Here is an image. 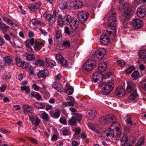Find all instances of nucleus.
<instances>
[{
	"mask_svg": "<svg viewBox=\"0 0 146 146\" xmlns=\"http://www.w3.org/2000/svg\"><path fill=\"white\" fill-rule=\"evenodd\" d=\"M33 106L35 107L40 109L44 108L45 107V105L42 103L35 102L33 104Z\"/></svg>",
	"mask_w": 146,
	"mask_h": 146,
	"instance_id": "28",
	"label": "nucleus"
},
{
	"mask_svg": "<svg viewBox=\"0 0 146 146\" xmlns=\"http://www.w3.org/2000/svg\"><path fill=\"white\" fill-rule=\"evenodd\" d=\"M55 18L52 17L50 18V19H49L48 21L49 22L50 24H53L56 21Z\"/></svg>",
	"mask_w": 146,
	"mask_h": 146,
	"instance_id": "53",
	"label": "nucleus"
},
{
	"mask_svg": "<svg viewBox=\"0 0 146 146\" xmlns=\"http://www.w3.org/2000/svg\"><path fill=\"white\" fill-rule=\"evenodd\" d=\"M71 6L73 9H77L81 8L83 6V4L81 1L76 0L73 2Z\"/></svg>",
	"mask_w": 146,
	"mask_h": 146,
	"instance_id": "17",
	"label": "nucleus"
},
{
	"mask_svg": "<svg viewBox=\"0 0 146 146\" xmlns=\"http://www.w3.org/2000/svg\"><path fill=\"white\" fill-rule=\"evenodd\" d=\"M108 121V117L107 115L106 117L102 116L100 118L99 123L101 125H105L106 124Z\"/></svg>",
	"mask_w": 146,
	"mask_h": 146,
	"instance_id": "24",
	"label": "nucleus"
},
{
	"mask_svg": "<svg viewBox=\"0 0 146 146\" xmlns=\"http://www.w3.org/2000/svg\"><path fill=\"white\" fill-rule=\"evenodd\" d=\"M107 117H108V121L109 122L113 123L117 121V120L116 117L112 114H110L107 115Z\"/></svg>",
	"mask_w": 146,
	"mask_h": 146,
	"instance_id": "23",
	"label": "nucleus"
},
{
	"mask_svg": "<svg viewBox=\"0 0 146 146\" xmlns=\"http://www.w3.org/2000/svg\"><path fill=\"white\" fill-rule=\"evenodd\" d=\"M117 64L120 66H123L125 64V62L122 60H119L117 61Z\"/></svg>",
	"mask_w": 146,
	"mask_h": 146,
	"instance_id": "44",
	"label": "nucleus"
},
{
	"mask_svg": "<svg viewBox=\"0 0 146 146\" xmlns=\"http://www.w3.org/2000/svg\"><path fill=\"white\" fill-rule=\"evenodd\" d=\"M97 114L96 111L94 110H88L86 113V118L90 120H92L95 117Z\"/></svg>",
	"mask_w": 146,
	"mask_h": 146,
	"instance_id": "13",
	"label": "nucleus"
},
{
	"mask_svg": "<svg viewBox=\"0 0 146 146\" xmlns=\"http://www.w3.org/2000/svg\"><path fill=\"white\" fill-rule=\"evenodd\" d=\"M138 54L139 58L144 59L146 58V49L140 50Z\"/></svg>",
	"mask_w": 146,
	"mask_h": 146,
	"instance_id": "25",
	"label": "nucleus"
},
{
	"mask_svg": "<svg viewBox=\"0 0 146 146\" xmlns=\"http://www.w3.org/2000/svg\"><path fill=\"white\" fill-rule=\"evenodd\" d=\"M125 90L122 87H119L116 90L115 94L118 97H122L125 95Z\"/></svg>",
	"mask_w": 146,
	"mask_h": 146,
	"instance_id": "15",
	"label": "nucleus"
},
{
	"mask_svg": "<svg viewBox=\"0 0 146 146\" xmlns=\"http://www.w3.org/2000/svg\"><path fill=\"white\" fill-rule=\"evenodd\" d=\"M22 108V111L26 115L28 114L29 113H32L34 110L33 109L31 106L27 104H23Z\"/></svg>",
	"mask_w": 146,
	"mask_h": 146,
	"instance_id": "14",
	"label": "nucleus"
},
{
	"mask_svg": "<svg viewBox=\"0 0 146 146\" xmlns=\"http://www.w3.org/2000/svg\"><path fill=\"white\" fill-rule=\"evenodd\" d=\"M79 22L76 19H72L69 23L70 26L75 31L79 26Z\"/></svg>",
	"mask_w": 146,
	"mask_h": 146,
	"instance_id": "19",
	"label": "nucleus"
},
{
	"mask_svg": "<svg viewBox=\"0 0 146 146\" xmlns=\"http://www.w3.org/2000/svg\"><path fill=\"white\" fill-rule=\"evenodd\" d=\"M42 117L43 119H45L46 121H48L49 119L48 115L45 112L42 113Z\"/></svg>",
	"mask_w": 146,
	"mask_h": 146,
	"instance_id": "43",
	"label": "nucleus"
},
{
	"mask_svg": "<svg viewBox=\"0 0 146 146\" xmlns=\"http://www.w3.org/2000/svg\"><path fill=\"white\" fill-rule=\"evenodd\" d=\"M62 45L66 47H70V42L67 41H64L63 42Z\"/></svg>",
	"mask_w": 146,
	"mask_h": 146,
	"instance_id": "49",
	"label": "nucleus"
},
{
	"mask_svg": "<svg viewBox=\"0 0 146 146\" xmlns=\"http://www.w3.org/2000/svg\"><path fill=\"white\" fill-rule=\"evenodd\" d=\"M3 19L5 22L7 23L8 24L12 26L14 24V23L12 21L6 17H3Z\"/></svg>",
	"mask_w": 146,
	"mask_h": 146,
	"instance_id": "40",
	"label": "nucleus"
},
{
	"mask_svg": "<svg viewBox=\"0 0 146 146\" xmlns=\"http://www.w3.org/2000/svg\"><path fill=\"white\" fill-rule=\"evenodd\" d=\"M107 66L106 63L104 62L100 63L98 68V70L100 72H102L105 71L106 69Z\"/></svg>",
	"mask_w": 146,
	"mask_h": 146,
	"instance_id": "22",
	"label": "nucleus"
},
{
	"mask_svg": "<svg viewBox=\"0 0 146 146\" xmlns=\"http://www.w3.org/2000/svg\"><path fill=\"white\" fill-rule=\"evenodd\" d=\"M93 62L92 59L87 60L84 64V68L87 71H90L93 69L95 66V64Z\"/></svg>",
	"mask_w": 146,
	"mask_h": 146,
	"instance_id": "8",
	"label": "nucleus"
},
{
	"mask_svg": "<svg viewBox=\"0 0 146 146\" xmlns=\"http://www.w3.org/2000/svg\"><path fill=\"white\" fill-rule=\"evenodd\" d=\"M61 33V31H56V37L58 41L62 39V35Z\"/></svg>",
	"mask_w": 146,
	"mask_h": 146,
	"instance_id": "34",
	"label": "nucleus"
},
{
	"mask_svg": "<svg viewBox=\"0 0 146 146\" xmlns=\"http://www.w3.org/2000/svg\"><path fill=\"white\" fill-rule=\"evenodd\" d=\"M89 17L88 13L86 12H81L78 14V18L81 23H84Z\"/></svg>",
	"mask_w": 146,
	"mask_h": 146,
	"instance_id": "10",
	"label": "nucleus"
},
{
	"mask_svg": "<svg viewBox=\"0 0 146 146\" xmlns=\"http://www.w3.org/2000/svg\"><path fill=\"white\" fill-rule=\"evenodd\" d=\"M119 137L121 139V144L123 146H132V144L134 143V142L133 141L127 143L128 137L126 134L124 133L123 135L122 134L121 137L119 136L117 137Z\"/></svg>",
	"mask_w": 146,
	"mask_h": 146,
	"instance_id": "7",
	"label": "nucleus"
},
{
	"mask_svg": "<svg viewBox=\"0 0 146 146\" xmlns=\"http://www.w3.org/2000/svg\"><path fill=\"white\" fill-rule=\"evenodd\" d=\"M76 119L74 117H72L68 121V124L71 126H73L75 125L77 122Z\"/></svg>",
	"mask_w": 146,
	"mask_h": 146,
	"instance_id": "30",
	"label": "nucleus"
},
{
	"mask_svg": "<svg viewBox=\"0 0 146 146\" xmlns=\"http://www.w3.org/2000/svg\"><path fill=\"white\" fill-rule=\"evenodd\" d=\"M121 127L119 123L117 121L111 124L110 128L103 132L101 135L102 137L107 139L108 137H120L122 135Z\"/></svg>",
	"mask_w": 146,
	"mask_h": 146,
	"instance_id": "1",
	"label": "nucleus"
},
{
	"mask_svg": "<svg viewBox=\"0 0 146 146\" xmlns=\"http://www.w3.org/2000/svg\"><path fill=\"white\" fill-rule=\"evenodd\" d=\"M126 120V123L128 124V125L130 126L132 125V122L131 120V118L130 116L127 115L125 116V117Z\"/></svg>",
	"mask_w": 146,
	"mask_h": 146,
	"instance_id": "33",
	"label": "nucleus"
},
{
	"mask_svg": "<svg viewBox=\"0 0 146 146\" xmlns=\"http://www.w3.org/2000/svg\"><path fill=\"white\" fill-rule=\"evenodd\" d=\"M112 76L111 72H108L105 75H103L101 77L102 78V82L104 84H105L103 88L102 92L104 95H107L110 93L113 90L114 85L111 82H109L106 79L109 78Z\"/></svg>",
	"mask_w": 146,
	"mask_h": 146,
	"instance_id": "2",
	"label": "nucleus"
},
{
	"mask_svg": "<svg viewBox=\"0 0 146 146\" xmlns=\"http://www.w3.org/2000/svg\"><path fill=\"white\" fill-rule=\"evenodd\" d=\"M43 45V44L41 42V43H38L37 42H35V45L34 46V48H41L42 46V45ZM35 50L36 51H38L40 49H38L37 50L35 48Z\"/></svg>",
	"mask_w": 146,
	"mask_h": 146,
	"instance_id": "41",
	"label": "nucleus"
},
{
	"mask_svg": "<svg viewBox=\"0 0 146 146\" xmlns=\"http://www.w3.org/2000/svg\"><path fill=\"white\" fill-rule=\"evenodd\" d=\"M129 20H125L124 19V21L122 22V25H123V27L124 28H126L128 27L127 24L128 23V21Z\"/></svg>",
	"mask_w": 146,
	"mask_h": 146,
	"instance_id": "48",
	"label": "nucleus"
},
{
	"mask_svg": "<svg viewBox=\"0 0 146 146\" xmlns=\"http://www.w3.org/2000/svg\"><path fill=\"white\" fill-rule=\"evenodd\" d=\"M56 90L60 92H62L63 91L64 89L62 85L59 84H58V87H57Z\"/></svg>",
	"mask_w": 146,
	"mask_h": 146,
	"instance_id": "46",
	"label": "nucleus"
},
{
	"mask_svg": "<svg viewBox=\"0 0 146 146\" xmlns=\"http://www.w3.org/2000/svg\"><path fill=\"white\" fill-rule=\"evenodd\" d=\"M132 24L135 29H139L142 28L143 25V21L138 18L134 19L132 20Z\"/></svg>",
	"mask_w": 146,
	"mask_h": 146,
	"instance_id": "9",
	"label": "nucleus"
},
{
	"mask_svg": "<svg viewBox=\"0 0 146 146\" xmlns=\"http://www.w3.org/2000/svg\"><path fill=\"white\" fill-rule=\"evenodd\" d=\"M73 117H74L76 119L77 121L79 122H80L82 117V115L81 114L76 113H72Z\"/></svg>",
	"mask_w": 146,
	"mask_h": 146,
	"instance_id": "27",
	"label": "nucleus"
},
{
	"mask_svg": "<svg viewBox=\"0 0 146 146\" xmlns=\"http://www.w3.org/2000/svg\"><path fill=\"white\" fill-rule=\"evenodd\" d=\"M35 97L38 100H42V98L41 95L38 93L36 94L35 95Z\"/></svg>",
	"mask_w": 146,
	"mask_h": 146,
	"instance_id": "52",
	"label": "nucleus"
},
{
	"mask_svg": "<svg viewBox=\"0 0 146 146\" xmlns=\"http://www.w3.org/2000/svg\"><path fill=\"white\" fill-rule=\"evenodd\" d=\"M67 106H70L68 102H63L61 105L62 108H64Z\"/></svg>",
	"mask_w": 146,
	"mask_h": 146,
	"instance_id": "56",
	"label": "nucleus"
},
{
	"mask_svg": "<svg viewBox=\"0 0 146 146\" xmlns=\"http://www.w3.org/2000/svg\"><path fill=\"white\" fill-rule=\"evenodd\" d=\"M26 59L29 61L35 60V58L33 55L29 54L26 57Z\"/></svg>",
	"mask_w": 146,
	"mask_h": 146,
	"instance_id": "39",
	"label": "nucleus"
},
{
	"mask_svg": "<svg viewBox=\"0 0 146 146\" xmlns=\"http://www.w3.org/2000/svg\"><path fill=\"white\" fill-rule=\"evenodd\" d=\"M21 90L22 91H25V92L29 93L30 92V89L29 87L28 86H24L21 87Z\"/></svg>",
	"mask_w": 146,
	"mask_h": 146,
	"instance_id": "38",
	"label": "nucleus"
},
{
	"mask_svg": "<svg viewBox=\"0 0 146 146\" xmlns=\"http://www.w3.org/2000/svg\"><path fill=\"white\" fill-rule=\"evenodd\" d=\"M39 21L36 20L35 19H32V24L34 25L35 26L37 24H38Z\"/></svg>",
	"mask_w": 146,
	"mask_h": 146,
	"instance_id": "59",
	"label": "nucleus"
},
{
	"mask_svg": "<svg viewBox=\"0 0 146 146\" xmlns=\"http://www.w3.org/2000/svg\"><path fill=\"white\" fill-rule=\"evenodd\" d=\"M106 50L104 48L97 50L94 54H91L90 56L94 61H98L101 60L105 54Z\"/></svg>",
	"mask_w": 146,
	"mask_h": 146,
	"instance_id": "4",
	"label": "nucleus"
},
{
	"mask_svg": "<svg viewBox=\"0 0 146 146\" xmlns=\"http://www.w3.org/2000/svg\"><path fill=\"white\" fill-rule=\"evenodd\" d=\"M131 77L134 78L135 79H137L139 76V72L136 70L134 71V72L131 74Z\"/></svg>",
	"mask_w": 146,
	"mask_h": 146,
	"instance_id": "36",
	"label": "nucleus"
},
{
	"mask_svg": "<svg viewBox=\"0 0 146 146\" xmlns=\"http://www.w3.org/2000/svg\"><path fill=\"white\" fill-rule=\"evenodd\" d=\"M59 84V83L56 82H54L52 84V86L53 88L56 90L57 88V87H58V84Z\"/></svg>",
	"mask_w": 146,
	"mask_h": 146,
	"instance_id": "64",
	"label": "nucleus"
},
{
	"mask_svg": "<svg viewBox=\"0 0 146 146\" xmlns=\"http://www.w3.org/2000/svg\"><path fill=\"white\" fill-rule=\"evenodd\" d=\"M57 17L58 18V24L62 27L65 24L69 23L72 19L69 15H66L64 16L59 14Z\"/></svg>",
	"mask_w": 146,
	"mask_h": 146,
	"instance_id": "5",
	"label": "nucleus"
},
{
	"mask_svg": "<svg viewBox=\"0 0 146 146\" xmlns=\"http://www.w3.org/2000/svg\"><path fill=\"white\" fill-rule=\"evenodd\" d=\"M70 101L68 102L70 106H74V104L75 102L74 99L73 97L71 96H69L67 98Z\"/></svg>",
	"mask_w": 146,
	"mask_h": 146,
	"instance_id": "29",
	"label": "nucleus"
},
{
	"mask_svg": "<svg viewBox=\"0 0 146 146\" xmlns=\"http://www.w3.org/2000/svg\"><path fill=\"white\" fill-rule=\"evenodd\" d=\"M65 33L68 35H70L71 33V31H70L68 27H66L64 29Z\"/></svg>",
	"mask_w": 146,
	"mask_h": 146,
	"instance_id": "57",
	"label": "nucleus"
},
{
	"mask_svg": "<svg viewBox=\"0 0 146 146\" xmlns=\"http://www.w3.org/2000/svg\"><path fill=\"white\" fill-rule=\"evenodd\" d=\"M16 61L17 64L18 66H21V65L22 61L21 59H18L16 58Z\"/></svg>",
	"mask_w": 146,
	"mask_h": 146,
	"instance_id": "50",
	"label": "nucleus"
},
{
	"mask_svg": "<svg viewBox=\"0 0 146 146\" xmlns=\"http://www.w3.org/2000/svg\"><path fill=\"white\" fill-rule=\"evenodd\" d=\"M40 122V120L38 119V117H36L35 120V125L36 126L38 125Z\"/></svg>",
	"mask_w": 146,
	"mask_h": 146,
	"instance_id": "58",
	"label": "nucleus"
},
{
	"mask_svg": "<svg viewBox=\"0 0 146 146\" xmlns=\"http://www.w3.org/2000/svg\"><path fill=\"white\" fill-rule=\"evenodd\" d=\"M48 70L45 69L41 70L37 73V75L39 78L45 79L46 76H48Z\"/></svg>",
	"mask_w": 146,
	"mask_h": 146,
	"instance_id": "20",
	"label": "nucleus"
},
{
	"mask_svg": "<svg viewBox=\"0 0 146 146\" xmlns=\"http://www.w3.org/2000/svg\"><path fill=\"white\" fill-rule=\"evenodd\" d=\"M80 132V128L77 127L75 129V134L78 135L79 134Z\"/></svg>",
	"mask_w": 146,
	"mask_h": 146,
	"instance_id": "62",
	"label": "nucleus"
},
{
	"mask_svg": "<svg viewBox=\"0 0 146 146\" xmlns=\"http://www.w3.org/2000/svg\"><path fill=\"white\" fill-rule=\"evenodd\" d=\"M60 111L59 110L58 111H57L55 112L53 114V117L55 118H57L60 116Z\"/></svg>",
	"mask_w": 146,
	"mask_h": 146,
	"instance_id": "51",
	"label": "nucleus"
},
{
	"mask_svg": "<svg viewBox=\"0 0 146 146\" xmlns=\"http://www.w3.org/2000/svg\"><path fill=\"white\" fill-rule=\"evenodd\" d=\"M131 93L129 96V98L130 100H133L138 96V94L137 92V90Z\"/></svg>",
	"mask_w": 146,
	"mask_h": 146,
	"instance_id": "31",
	"label": "nucleus"
},
{
	"mask_svg": "<svg viewBox=\"0 0 146 146\" xmlns=\"http://www.w3.org/2000/svg\"><path fill=\"white\" fill-rule=\"evenodd\" d=\"M35 64V65H39L40 66H44V63L43 60L40 59H38L36 61Z\"/></svg>",
	"mask_w": 146,
	"mask_h": 146,
	"instance_id": "42",
	"label": "nucleus"
},
{
	"mask_svg": "<svg viewBox=\"0 0 146 146\" xmlns=\"http://www.w3.org/2000/svg\"><path fill=\"white\" fill-rule=\"evenodd\" d=\"M59 121L61 123L65 125L66 124V121L64 119L60 118Z\"/></svg>",
	"mask_w": 146,
	"mask_h": 146,
	"instance_id": "63",
	"label": "nucleus"
},
{
	"mask_svg": "<svg viewBox=\"0 0 146 146\" xmlns=\"http://www.w3.org/2000/svg\"><path fill=\"white\" fill-rule=\"evenodd\" d=\"M74 89L72 88H70L66 90V93L68 95H71L73 92Z\"/></svg>",
	"mask_w": 146,
	"mask_h": 146,
	"instance_id": "47",
	"label": "nucleus"
},
{
	"mask_svg": "<svg viewBox=\"0 0 146 146\" xmlns=\"http://www.w3.org/2000/svg\"><path fill=\"white\" fill-rule=\"evenodd\" d=\"M101 73V72H100L99 71H96L94 73L93 76L101 77L102 76Z\"/></svg>",
	"mask_w": 146,
	"mask_h": 146,
	"instance_id": "54",
	"label": "nucleus"
},
{
	"mask_svg": "<svg viewBox=\"0 0 146 146\" xmlns=\"http://www.w3.org/2000/svg\"><path fill=\"white\" fill-rule=\"evenodd\" d=\"M26 47L27 50L29 52H33V53L34 52L30 46H26Z\"/></svg>",
	"mask_w": 146,
	"mask_h": 146,
	"instance_id": "60",
	"label": "nucleus"
},
{
	"mask_svg": "<svg viewBox=\"0 0 146 146\" xmlns=\"http://www.w3.org/2000/svg\"><path fill=\"white\" fill-rule=\"evenodd\" d=\"M28 64L25 62L23 61L22 63L21 66L23 68H26L28 66Z\"/></svg>",
	"mask_w": 146,
	"mask_h": 146,
	"instance_id": "55",
	"label": "nucleus"
},
{
	"mask_svg": "<svg viewBox=\"0 0 146 146\" xmlns=\"http://www.w3.org/2000/svg\"><path fill=\"white\" fill-rule=\"evenodd\" d=\"M134 12L129 6L125 7L122 13V15L125 20H129L132 16Z\"/></svg>",
	"mask_w": 146,
	"mask_h": 146,
	"instance_id": "6",
	"label": "nucleus"
},
{
	"mask_svg": "<svg viewBox=\"0 0 146 146\" xmlns=\"http://www.w3.org/2000/svg\"><path fill=\"white\" fill-rule=\"evenodd\" d=\"M115 14L116 13H113V15L110 16L108 18L109 22L107 25V26L109 27V29L113 31V32L107 30V32H108V34L110 35H111L113 32V35L116 33L115 30L117 21L115 17L114 16Z\"/></svg>",
	"mask_w": 146,
	"mask_h": 146,
	"instance_id": "3",
	"label": "nucleus"
},
{
	"mask_svg": "<svg viewBox=\"0 0 146 146\" xmlns=\"http://www.w3.org/2000/svg\"><path fill=\"white\" fill-rule=\"evenodd\" d=\"M135 69V68L133 66H131L127 68L126 70V74L128 75L130 74Z\"/></svg>",
	"mask_w": 146,
	"mask_h": 146,
	"instance_id": "37",
	"label": "nucleus"
},
{
	"mask_svg": "<svg viewBox=\"0 0 146 146\" xmlns=\"http://www.w3.org/2000/svg\"><path fill=\"white\" fill-rule=\"evenodd\" d=\"M5 62L7 63H11L12 62V59L9 57H6L4 58Z\"/></svg>",
	"mask_w": 146,
	"mask_h": 146,
	"instance_id": "45",
	"label": "nucleus"
},
{
	"mask_svg": "<svg viewBox=\"0 0 146 146\" xmlns=\"http://www.w3.org/2000/svg\"><path fill=\"white\" fill-rule=\"evenodd\" d=\"M56 58L59 63H60L64 67L68 66L67 60L65 59L60 54H57L55 56Z\"/></svg>",
	"mask_w": 146,
	"mask_h": 146,
	"instance_id": "11",
	"label": "nucleus"
},
{
	"mask_svg": "<svg viewBox=\"0 0 146 146\" xmlns=\"http://www.w3.org/2000/svg\"><path fill=\"white\" fill-rule=\"evenodd\" d=\"M100 77L93 76L92 79L95 82H97L99 80Z\"/></svg>",
	"mask_w": 146,
	"mask_h": 146,
	"instance_id": "61",
	"label": "nucleus"
},
{
	"mask_svg": "<svg viewBox=\"0 0 146 146\" xmlns=\"http://www.w3.org/2000/svg\"><path fill=\"white\" fill-rule=\"evenodd\" d=\"M100 41L103 44L106 45L109 44L110 40L108 35L106 34H103L100 37Z\"/></svg>",
	"mask_w": 146,
	"mask_h": 146,
	"instance_id": "16",
	"label": "nucleus"
},
{
	"mask_svg": "<svg viewBox=\"0 0 146 146\" xmlns=\"http://www.w3.org/2000/svg\"><path fill=\"white\" fill-rule=\"evenodd\" d=\"M59 6L60 8L61 9L63 10L66 9L68 5L66 2H63L60 3Z\"/></svg>",
	"mask_w": 146,
	"mask_h": 146,
	"instance_id": "32",
	"label": "nucleus"
},
{
	"mask_svg": "<svg viewBox=\"0 0 146 146\" xmlns=\"http://www.w3.org/2000/svg\"><path fill=\"white\" fill-rule=\"evenodd\" d=\"M127 90L128 92H131L136 90V87L135 86L134 83L131 81H127Z\"/></svg>",
	"mask_w": 146,
	"mask_h": 146,
	"instance_id": "18",
	"label": "nucleus"
},
{
	"mask_svg": "<svg viewBox=\"0 0 146 146\" xmlns=\"http://www.w3.org/2000/svg\"><path fill=\"white\" fill-rule=\"evenodd\" d=\"M137 16L139 18H143L146 15V7L145 6H140L137 12Z\"/></svg>",
	"mask_w": 146,
	"mask_h": 146,
	"instance_id": "12",
	"label": "nucleus"
},
{
	"mask_svg": "<svg viewBox=\"0 0 146 146\" xmlns=\"http://www.w3.org/2000/svg\"><path fill=\"white\" fill-rule=\"evenodd\" d=\"M41 3L40 1L36 2L35 5L30 4L29 5L28 7L32 10L34 9H36L40 7Z\"/></svg>",
	"mask_w": 146,
	"mask_h": 146,
	"instance_id": "21",
	"label": "nucleus"
},
{
	"mask_svg": "<svg viewBox=\"0 0 146 146\" xmlns=\"http://www.w3.org/2000/svg\"><path fill=\"white\" fill-rule=\"evenodd\" d=\"M144 137H142L139 139L135 146H140L142 145L144 143Z\"/></svg>",
	"mask_w": 146,
	"mask_h": 146,
	"instance_id": "35",
	"label": "nucleus"
},
{
	"mask_svg": "<svg viewBox=\"0 0 146 146\" xmlns=\"http://www.w3.org/2000/svg\"><path fill=\"white\" fill-rule=\"evenodd\" d=\"M9 27L3 23L0 24V29L2 30L3 33H5L9 29Z\"/></svg>",
	"mask_w": 146,
	"mask_h": 146,
	"instance_id": "26",
	"label": "nucleus"
}]
</instances>
